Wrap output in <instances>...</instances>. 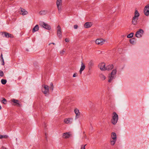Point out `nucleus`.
<instances>
[{
    "label": "nucleus",
    "instance_id": "f257e3e1",
    "mask_svg": "<svg viewBox=\"0 0 149 149\" xmlns=\"http://www.w3.org/2000/svg\"><path fill=\"white\" fill-rule=\"evenodd\" d=\"M112 114L113 116L111 120V122L113 125H115L117 123L118 120V116L115 112H113Z\"/></svg>",
    "mask_w": 149,
    "mask_h": 149
},
{
    "label": "nucleus",
    "instance_id": "f03ea898",
    "mask_svg": "<svg viewBox=\"0 0 149 149\" xmlns=\"http://www.w3.org/2000/svg\"><path fill=\"white\" fill-rule=\"evenodd\" d=\"M117 70L116 69L113 70L112 71L111 74L109 76V79L108 81L110 82L113 79H115V75L116 73Z\"/></svg>",
    "mask_w": 149,
    "mask_h": 149
},
{
    "label": "nucleus",
    "instance_id": "7ed1b4c3",
    "mask_svg": "<svg viewBox=\"0 0 149 149\" xmlns=\"http://www.w3.org/2000/svg\"><path fill=\"white\" fill-rule=\"evenodd\" d=\"M42 87L44 88V89H42V92L46 96L48 95L49 93V86L47 85H43Z\"/></svg>",
    "mask_w": 149,
    "mask_h": 149
},
{
    "label": "nucleus",
    "instance_id": "20e7f679",
    "mask_svg": "<svg viewBox=\"0 0 149 149\" xmlns=\"http://www.w3.org/2000/svg\"><path fill=\"white\" fill-rule=\"evenodd\" d=\"M40 26L48 30H50L51 29L50 26L47 24L43 22H40L39 24Z\"/></svg>",
    "mask_w": 149,
    "mask_h": 149
},
{
    "label": "nucleus",
    "instance_id": "39448f33",
    "mask_svg": "<svg viewBox=\"0 0 149 149\" xmlns=\"http://www.w3.org/2000/svg\"><path fill=\"white\" fill-rule=\"evenodd\" d=\"M144 31L142 29H140L137 31L136 33L135 36L138 38H141L143 35Z\"/></svg>",
    "mask_w": 149,
    "mask_h": 149
},
{
    "label": "nucleus",
    "instance_id": "423d86ee",
    "mask_svg": "<svg viewBox=\"0 0 149 149\" xmlns=\"http://www.w3.org/2000/svg\"><path fill=\"white\" fill-rule=\"evenodd\" d=\"M105 41L102 38H99L96 40L95 42L96 44L99 45H101L104 43Z\"/></svg>",
    "mask_w": 149,
    "mask_h": 149
},
{
    "label": "nucleus",
    "instance_id": "0eeeda50",
    "mask_svg": "<svg viewBox=\"0 0 149 149\" xmlns=\"http://www.w3.org/2000/svg\"><path fill=\"white\" fill-rule=\"evenodd\" d=\"M144 13L146 16L149 15V4L146 5L144 9Z\"/></svg>",
    "mask_w": 149,
    "mask_h": 149
},
{
    "label": "nucleus",
    "instance_id": "6e6552de",
    "mask_svg": "<svg viewBox=\"0 0 149 149\" xmlns=\"http://www.w3.org/2000/svg\"><path fill=\"white\" fill-rule=\"evenodd\" d=\"M56 5L58 11H61L62 8V0H57Z\"/></svg>",
    "mask_w": 149,
    "mask_h": 149
},
{
    "label": "nucleus",
    "instance_id": "1a4fd4ad",
    "mask_svg": "<svg viewBox=\"0 0 149 149\" xmlns=\"http://www.w3.org/2000/svg\"><path fill=\"white\" fill-rule=\"evenodd\" d=\"M57 34L58 36L60 38H61L62 37V32L61 27L59 25L57 27Z\"/></svg>",
    "mask_w": 149,
    "mask_h": 149
},
{
    "label": "nucleus",
    "instance_id": "9d476101",
    "mask_svg": "<svg viewBox=\"0 0 149 149\" xmlns=\"http://www.w3.org/2000/svg\"><path fill=\"white\" fill-rule=\"evenodd\" d=\"M98 67L102 71H104L105 70V65L104 63L100 64L98 65Z\"/></svg>",
    "mask_w": 149,
    "mask_h": 149
},
{
    "label": "nucleus",
    "instance_id": "9b49d317",
    "mask_svg": "<svg viewBox=\"0 0 149 149\" xmlns=\"http://www.w3.org/2000/svg\"><path fill=\"white\" fill-rule=\"evenodd\" d=\"M73 121V118H65L64 120V122L66 124L71 123Z\"/></svg>",
    "mask_w": 149,
    "mask_h": 149
},
{
    "label": "nucleus",
    "instance_id": "f8f14e48",
    "mask_svg": "<svg viewBox=\"0 0 149 149\" xmlns=\"http://www.w3.org/2000/svg\"><path fill=\"white\" fill-rule=\"evenodd\" d=\"M93 24L91 22H86L84 25V27L86 28H88L92 26Z\"/></svg>",
    "mask_w": 149,
    "mask_h": 149
},
{
    "label": "nucleus",
    "instance_id": "ddd939ff",
    "mask_svg": "<svg viewBox=\"0 0 149 149\" xmlns=\"http://www.w3.org/2000/svg\"><path fill=\"white\" fill-rule=\"evenodd\" d=\"M85 68V64L83 63L82 62H81V66L79 71L80 74H81L82 72L84 70Z\"/></svg>",
    "mask_w": 149,
    "mask_h": 149
},
{
    "label": "nucleus",
    "instance_id": "4468645a",
    "mask_svg": "<svg viewBox=\"0 0 149 149\" xmlns=\"http://www.w3.org/2000/svg\"><path fill=\"white\" fill-rule=\"evenodd\" d=\"M74 112L76 114L75 119L78 118L80 115V112L79 110L77 109H76L74 110Z\"/></svg>",
    "mask_w": 149,
    "mask_h": 149
},
{
    "label": "nucleus",
    "instance_id": "2eb2a0df",
    "mask_svg": "<svg viewBox=\"0 0 149 149\" xmlns=\"http://www.w3.org/2000/svg\"><path fill=\"white\" fill-rule=\"evenodd\" d=\"M71 135L68 132H66L63 133V137L64 138L68 139V138Z\"/></svg>",
    "mask_w": 149,
    "mask_h": 149
},
{
    "label": "nucleus",
    "instance_id": "dca6fc26",
    "mask_svg": "<svg viewBox=\"0 0 149 149\" xmlns=\"http://www.w3.org/2000/svg\"><path fill=\"white\" fill-rule=\"evenodd\" d=\"M138 19V18L134 17L132 20V24L134 25H136L137 24V21Z\"/></svg>",
    "mask_w": 149,
    "mask_h": 149
},
{
    "label": "nucleus",
    "instance_id": "f3484780",
    "mask_svg": "<svg viewBox=\"0 0 149 149\" xmlns=\"http://www.w3.org/2000/svg\"><path fill=\"white\" fill-rule=\"evenodd\" d=\"M39 29V27L38 25V24L36 25L32 29L33 33L36 31H37Z\"/></svg>",
    "mask_w": 149,
    "mask_h": 149
},
{
    "label": "nucleus",
    "instance_id": "a211bd4d",
    "mask_svg": "<svg viewBox=\"0 0 149 149\" xmlns=\"http://www.w3.org/2000/svg\"><path fill=\"white\" fill-rule=\"evenodd\" d=\"M113 65H109L107 66L106 67L105 70H111L112 68H113Z\"/></svg>",
    "mask_w": 149,
    "mask_h": 149
},
{
    "label": "nucleus",
    "instance_id": "6ab92c4d",
    "mask_svg": "<svg viewBox=\"0 0 149 149\" xmlns=\"http://www.w3.org/2000/svg\"><path fill=\"white\" fill-rule=\"evenodd\" d=\"M4 33V35L5 36L6 38H13V36L12 35L9 34L8 33L3 32Z\"/></svg>",
    "mask_w": 149,
    "mask_h": 149
},
{
    "label": "nucleus",
    "instance_id": "aec40b11",
    "mask_svg": "<svg viewBox=\"0 0 149 149\" xmlns=\"http://www.w3.org/2000/svg\"><path fill=\"white\" fill-rule=\"evenodd\" d=\"M21 11L22 12V15H24L28 14V12L25 10L21 8Z\"/></svg>",
    "mask_w": 149,
    "mask_h": 149
},
{
    "label": "nucleus",
    "instance_id": "412c9836",
    "mask_svg": "<svg viewBox=\"0 0 149 149\" xmlns=\"http://www.w3.org/2000/svg\"><path fill=\"white\" fill-rule=\"evenodd\" d=\"M12 101L14 102V103H16V105L18 107L20 106V105L18 103L19 101L18 100H16L15 99H13L12 100Z\"/></svg>",
    "mask_w": 149,
    "mask_h": 149
},
{
    "label": "nucleus",
    "instance_id": "4be33fe9",
    "mask_svg": "<svg viewBox=\"0 0 149 149\" xmlns=\"http://www.w3.org/2000/svg\"><path fill=\"white\" fill-rule=\"evenodd\" d=\"M111 136L112 139L116 140V134L115 132L111 133Z\"/></svg>",
    "mask_w": 149,
    "mask_h": 149
},
{
    "label": "nucleus",
    "instance_id": "5701e85b",
    "mask_svg": "<svg viewBox=\"0 0 149 149\" xmlns=\"http://www.w3.org/2000/svg\"><path fill=\"white\" fill-rule=\"evenodd\" d=\"M139 16V14L137 10H136L134 13V17L138 18V17Z\"/></svg>",
    "mask_w": 149,
    "mask_h": 149
},
{
    "label": "nucleus",
    "instance_id": "b1692460",
    "mask_svg": "<svg viewBox=\"0 0 149 149\" xmlns=\"http://www.w3.org/2000/svg\"><path fill=\"white\" fill-rule=\"evenodd\" d=\"M93 65L94 63L92 61H90L88 64V66L89 68H91Z\"/></svg>",
    "mask_w": 149,
    "mask_h": 149
},
{
    "label": "nucleus",
    "instance_id": "393cba45",
    "mask_svg": "<svg viewBox=\"0 0 149 149\" xmlns=\"http://www.w3.org/2000/svg\"><path fill=\"white\" fill-rule=\"evenodd\" d=\"M135 41V39L134 38H132L130 39V42L132 44H134Z\"/></svg>",
    "mask_w": 149,
    "mask_h": 149
},
{
    "label": "nucleus",
    "instance_id": "a878e982",
    "mask_svg": "<svg viewBox=\"0 0 149 149\" xmlns=\"http://www.w3.org/2000/svg\"><path fill=\"white\" fill-rule=\"evenodd\" d=\"M99 77L102 80H104L106 79L105 77L102 74H101L99 75Z\"/></svg>",
    "mask_w": 149,
    "mask_h": 149
},
{
    "label": "nucleus",
    "instance_id": "bb28decb",
    "mask_svg": "<svg viewBox=\"0 0 149 149\" xmlns=\"http://www.w3.org/2000/svg\"><path fill=\"white\" fill-rule=\"evenodd\" d=\"M134 35V33H131L127 36V38H132Z\"/></svg>",
    "mask_w": 149,
    "mask_h": 149
},
{
    "label": "nucleus",
    "instance_id": "cd10ccee",
    "mask_svg": "<svg viewBox=\"0 0 149 149\" xmlns=\"http://www.w3.org/2000/svg\"><path fill=\"white\" fill-rule=\"evenodd\" d=\"M47 13V11L45 10H43L40 11L39 13L41 15H43Z\"/></svg>",
    "mask_w": 149,
    "mask_h": 149
},
{
    "label": "nucleus",
    "instance_id": "c85d7f7f",
    "mask_svg": "<svg viewBox=\"0 0 149 149\" xmlns=\"http://www.w3.org/2000/svg\"><path fill=\"white\" fill-rule=\"evenodd\" d=\"M1 82L3 84H5L7 82V80L6 79H2L1 80Z\"/></svg>",
    "mask_w": 149,
    "mask_h": 149
},
{
    "label": "nucleus",
    "instance_id": "c756f323",
    "mask_svg": "<svg viewBox=\"0 0 149 149\" xmlns=\"http://www.w3.org/2000/svg\"><path fill=\"white\" fill-rule=\"evenodd\" d=\"M116 141V140H115L114 139H113L112 140H111V145H113L115 144Z\"/></svg>",
    "mask_w": 149,
    "mask_h": 149
},
{
    "label": "nucleus",
    "instance_id": "7c9ffc66",
    "mask_svg": "<svg viewBox=\"0 0 149 149\" xmlns=\"http://www.w3.org/2000/svg\"><path fill=\"white\" fill-rule=\"evenodd\" d=\"M30 49H28L26 47H24V50L25 52H28L30 51Z\"/></svg>",
    "mask_w": 149,
    "mask_h": 149
},
{
    "label": "nucleus",
    "instance_id": "2f4dec72",
    "mask_svg": "<svg viewBox=\"0 0 149 149\" xmlns=\"http://www.w3.org/2000/svg\"><path fill=\"white\" fill-rule=\"evenodd\" d=\"M2 103L4 104H6V103H7V101L5 99L3 98V100L2 101Z\"/></svg>",
    "mask_w": 149,
    "mask_h": 149
},
{
    "label": "nucleus",
    "instance_id": "473e14b6",
    "mask_svg": "<svg viewBox=\"0 0 149 149\" xmlns=\"http://www.w3.org/2000/svg\"><path fill=\"white\" fill-rule=\"evenodd\" d=\"M50 85L51 86L50 88L52 90V91L54 89V86L53 85V84L52 83H51Z\"/></svg>",
    "mask_w": 149,
    "mask_h": 149
},
{
    "label": "nucleus",
    "instance_id": "72a5a7b5",
    "mask_svg": "<svg viewBox=\"0 0 149 149\" xmlns=\"http://www.w3.org/2000/svg\"><path fill=\"white\" fill-rule=\"evenodd\" d=\"M65 50H66L65 49H63L62 51L60 52V54H61V55H62L64 54V52H65Z\"/></svg>",
    "mask_w": 149,
    "mask_h": 149
},
{
    "label": "nucleus",
    "instance_id": "f704fd0d",
    "mask_svg": "<svg viewBox=\"0 0 149 149\" xmlns=\"http://www.w3.org/2000/svg\"><path fill=\"white\" fill-rule=\"evenodd\" d=\"M4 75V73L1 70H0V77H3Z\"/></svg>",
    "mask_w": 149,
    "mask_h": 149
},
{
    "label": "nucleus",
    "instance_id": "c9c22d12",
    "mask_svg": "<svg viewBox=\"0 0 149 149\" xmlns=\"http://www.w3.org/2000/svg\"><path fill=\"white\" fill-rule=\"evenodd\" d=\"M86 144H85L84 145H81V149H85V147L86 146Z\"/></svg>",
    "mask_w": 149,
    "mask_h": 149
},
{
    "label": "nucleus",
    "instance_id": "e433bc0d",
    "mask_svg": "<svg viewBox=\"0 0 149 149\" xmlns=\"http://www.w3.org/2000/svg\"><path fill=\"white\" fill-rule=\"evenodd\" d=\"M74 28L76 29L78 28V26L77 25H75L74 26Z\"/></svg>",
    "mask_w": 149,
    "mask_h": 149
},
{
    "label": "nucleus",
    "instance_id": "4c0bfd02",
    "mask_svg": "<svg viewBox=\"0 0 149 149\" xmlns=\"http://www.w3.org/2000/svg\"><path fill=\"white\" fill-rule=\"evenodd\" d=\"M0 57L1 58V60H2V61H3V55H2V53H1V54Z\"/></svg>",
    "mask_w": 149,
    "mask_h": 149
},
{
    "label": "nucleus",
    "instance_id": "58836bf2",
    "mask_svg": "<svg viewBox=\"0 0 149 149\" xmlns=\"http://www.w3.org/2000/svg\"><path fill=\"white\" fill-rule=\"evenodd\" d=\"M77 76V73H75L73 74V77H76Z\"/></svg>",
    "mask_w": 149,
    "mask_h": 149
},
{
    "label": "nucleus",
    "instance_id": "ea45409f",
    "mask_svg": "<svg viewBox=\"0 0 149 149\" xmlns=\"http://www.w3.org/2000/svg\"><path fill=\"white\" fill-rule=\"evenodd\" d=\"M65 40V42H68L69 41V40L68 38H66Z\"/></svg>",
    "mask_w": 149,
    "mask_h": 149
},
{
    "label": "nucleus",
    "instance_id": "a19ab883",
    "mask_svg": "<svg viewBox=\"0 0 149 149\" xmlns=\"http://www.w3.org/2000/svg\"><path fill=\"white\" fill-rule=\"evenodd\" d=\"M3 138V136L0 135V139H1Z\"/></svg>",
    "mask_w": 149,
    "mask_h": 149
},
{
    "label": "nucleus",
    "instance_id": "79ce46f5",
    "mask_svg": "<svg viewBox=\"0 0 149 149\" xmlns=\"http://www.w3.org/2000/svg\"><path fill=\"white\" fill-rule=\"evenodd\" d=\"M8 137V136L7 135H5L3 136V138H7Z\"/></svg>",
    "mask_w": 149,
    "mask_h": 149
},
{
    "label": "nucleus",
    "instance_id": "37998d69",
    "mask_svg": "<svg viewBox=\"0 0 149 149\" xmlns=\"http://www.w3.org/2000/svg\"><path fill=\"white\" fill-rule=\"evenodd\" d=\"M51 44H53V45H55V44L54 43H49V45H51Z\"/></svg>",
    "mask_w": 149,
    "mask_h": 149
},
{
    "label": "nucleus",
    "instance_id": "c03bdc74",
    "mask_svg": "<svg viewBox=\"0 0 149 149\" xmlns=\"http://www.w3.org/2000/svg\"><path fill=\"white\" fill-rule=\"evenodd\" d=\"M2 149H8L6 148H5V147H2Z\"/></svg>",
    "mask_w": 149,
    "mask_h": 149
},
{
    "label": "nucleus",
    "instance_id": "a18cd8bd",
    "mask_svg": "<svg viewBox=\"0 0 149 149\" xmlns=\"http://www.w3.org/2000/svg\"><path fill=\"white\" fill-rule=\"evenodd\" d=\"M3 61V63H2V65H4L5 63H4V60H3V61Z\"/></svg>",
    "mask_w": 149,
    "mask_h": 149
},
{
    "label": "nucleus",
    "instance_id": "49530a36",
    "mask_svg": "<svg viewBox=\"0 0 149 149\" xmlns=\"http://www.w3.org/2000/svg\"><path fill=\"white\" fill-rule=\"evenodd\" d=\"M1 105H0V110L1 109Z\"/></svg>",
    "mask_w": 149,
    "mask_h": 149
},
{
    "label": "nucleus",
    "instance_id": "de8ad7c7",
    "mask_svg": "<svg viewBox=\"0 0 149 149\" xmlns=\"http://www.w3.org/2000/svg\"><path fill=\"white\" fill-rule=\"evenodd\" d=\"M84 137L85 138H86V135Z\"/></svg>",
    "mask_w": 149,
    "mask_h": 149
}]
</instances>
